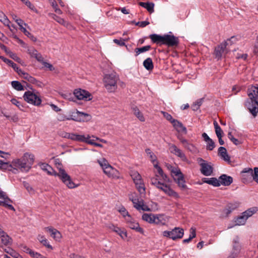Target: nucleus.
Returning <instances> with one entry per match:
<instances>
[{
	"mask_svg": "<svg viewBox=\"0 0 258 258\" xmlns=\"http://www.w3.org/2000/svg\"><path fill=\"white\" fill-rule=\"evenodd\" d=\"M41 168L46 171L48 174L50 175H54L58 176L60 179L64 183L68 188H74L78 186L72 180L70 176L67 174L64 169L57 166L58 172H56L50 165L48 164L43 163L41 165Z\"/></svg>",
	"mask_w": 258,
	"mask_h": 258,
	"instance_id": "1",
	"label": "nucleus"
},
{
	"mask_svg": "<svg viewBox=\"0 0 258 258\" xmlns=\"http://www.w3.org/2000/svg\"><path fill=\"white\" fill-rule=\"evenodd\" d=\"M34 156L32 154L25 153L21 159H17L13 161V165L21 171H28L33 164Z\"/></svg>",
	"mask_w": 258,
	"mask_h": 258,
	"instance_id": "2",
	"label": "nucleus"
},
{
	"mask_svg": "<svg viewBox=\"0 0 258 258\" xmlns=\"http://www.w3.org/2000/svg\"><path fill=\"white\" fill-rule=\"evenodd\" d=\"M118 76L115 73L107 74L104 77V86L108 91L112 92L117 89V81Z\"/></svg>",
	"mask_w": 258,
	"mask_h": 258,
	"instance_id": "3",
	"label": "nucleus"
},
{
	"mask_svg": "<svg viewBox=\"0 0 258 258\" xmlns=\"http://www.w3.org/2000/svg\"><path fill=\"white\" fill-rule=\"evenodd\" d=\"M249 98L245 103V105L247 109L253 116H256L258 112V101L254 99V96L252 93H248Z\"/></svg>",
	"mask_w": 258,
	"mask_h": 258,
	"instance_id": "4",
	"label": "nucleus"
},
{
	"mask_svg": "<svg viewBox=\"0 0 258 258\" xmlns=\"http://www.w3.org/2000/svg\"><path fill=\"white\" fill-rule=\"evenodd\" d=\"M130 175L140 194H145L146 188L142 176L139 173L136 171H132Z\"/></svg>",
	"mask_w": 258,
	"mask_h": 258,
	"instance_id": "5",
	"label": "nucleus"
},
{
	"mask_svg": "<svg viewBox=\"0 0 258 258\" xmlns=\"http://www.w3.org/2000/svg\"><path fill=\"white\" fill-rule=\"evenodd\" d=\"M163 236L169 238L173 240L181 239L184 235L183 229L180 227H175L171 231H164L162 232Z\"/></svg>",
	"mask_w": 258,
	"mask_h": 258,
	"instance_id": "6",
	"label": "nucleus"
},
{
	"mask_svg": "<svg viewBox=\"0 0 258 258\" xmlns=\"http://www.w3.org/2000/svg\"><path fill=\"white\" fill-rule=\"evenodd\" d=\"M23 98L26 102L35 106H39L42 102L40 97L30 91L25 92Z\"/></svg>",
	"mask_w": 258,
	"mask_h": 258,
	"instance_id": "7",
	"label": "nucleus"
},
{
	"mask_svg": "<svg viewBox=\"0 0 258 258\" xmlns=\"http://www.w3.org/2000/svg\"><path fill=\"white\" fill-rule=\"evenodd\" d=\"M90 115L78 110L73 112L68 117V120H73L76 121H85L90 120Z\"/></svg>",
	"mask_w": 258,
	"mask_h": 258,
	"instance_id": "8",
	"label": "nucleus"
},
{
	"mask_svg": "<svg viewBox=\"0 0 258 258\" xmlns=\"http://www.w3.org/2000/svg\"><path fill=\"white\" fill-rule=\"evenodd\" d=\"M197 161L201 167V172L204 175H212L213 172V167L210 164L201 158H198Z\"/></svg>",
	"mask_w": 258,
	"mask_h": 258,
	"instance_id": "9",
	"label": "nucleus"
},
{
	"mask_svg": "<svg viewBox=\"0 0 258 258\" xmlns=\"http://www.w3.org/2000/svg\"><path fill=\"white\" fill-rule=\"evenodd\" d=\"M179 43V40L178 37L173 35L164 34L163 45L169 47H176Z\"/></svg>",
	"mask_w": 258,
	"mask_h": 258,
	"instance_id": "10",
	"label": "nucleus"
},
{
	"mask_svg": "<svg viewBox=\"0 0 258 258\" xmlns=\"http://www.w3.org/2000/svg\"><path fill=\"white\" fill-rule=\"evenodd\" d=\"M227 45V42L224 41L215 47L213 53L215 58L218 60L221 59L222 55L228 52V51L226 48Z\"/></svg>",
	"mask_w": 258,
	"mask_h": 258,
	"instance_id": "11",
	"label": "nucleus"
},
{
	"mask_svg": "<svg viewBox=\"0 0 258 258\" xmlns=\"http://www.w3.org/2000/svg\"><path fill=\"white\" fill-rule=\"evenodd\" d=\"M172 172L174 173L175 175L178 176L176 179L174 178V180L177 183L178 186L181 188V189H186L187 187L185 184V181L184 179V176L181 171L179 169H175V170H172Z\"/></svg>",
	"mask_w": 258,
	"mask_h": 258,
	"instance_id": "12",
	"label": "nucleus"
},
{
	"mask_svg": "<svg viewBox=\"0 0 258 258\" xmlns=\"http://www.w3.org/2000/svg\"><path fill=\"white\" fill-rule=\"evenodd\" d=\"M74 94L79 100H91V98H90L91 96V94L85 90L81 89H76L74 91Z\"/></svg>",
	"mask_w": 258,
	"mask_h": 258,
	"instance_id": "13",
	"label": "nucleus"
},
{
	"mask_svg": "<svg viewBox=\"0 0 258 258\" xmlns=\"http://www.w3.org/2000/svg\"><path fill=\"white\" fill-rule=\"evenodd\" d=\"M0 169L2 170H8L12 171L13 173L16 174L19 172L18 167L13 165V162L10 164L9 162H4L0 160Z\"/></svg>",
	"mask_w": 258,
	"mask_h": 258,
	"instance_id": "14",
	"label": "nucleus"
},
{
	"mask_svg": "<svg viewBox=\"0 0 258 258\" xmlns=\"http://www.w3.org/2000/svg\"><path fill=\"white\" fill-rule=\"evenodd\" d=\"M240 249V246L239 244V237L237 236L233 240V250L231 255L229 256L231 258L236 257Z\"/></svg>",
	"mask_w": 258,
	"mask_h": 258,
	"instance_id": "15",
	"label": "nucleus"
},
{
	"mask_svg": "<svg viewBox=\"0 0 258 258\" xmlns=\"http://www.w3.org/2000/svg\"><path fill=\"white\" fill-rule=\"evenodd\" d=\"M240 203L239 202H234L228 203L223 210V212L225 214L226 216L228 215L234 210L239 207Z\"/></svg>",
	"mask_w": 258,
	"mask_h": 258,
	"instance_id": "16",
	"label": "nucleus"
},
{
	"mask_svg": "<svg viewBox=\"0 0 258 258\" xmlns=\"http://www.w3.org/2000/svg\"><path fill=\"white\" fill-rule=\"evenodd\" d=\"M3 197H0V198H2L4 200V201H0V205L8 208V209L15 211L14 207L9 203H12V201L6 195V193L4 192Z\"/></svg>",
	"mask_w": 258,
	"mask_h": 258,
	"instance_id": "17",
	"label": "nucleus"
},
{
	"mask_svg": "<svg viewBox=\"0 0 258 258\" xmlns=\"http://www.w3.org/2000/svg\"><path fill=\"white\" fill-rule=\"evenodd\" d=\"M218 180L220 185L222 184L224 186H229L233 182V178L225 174H222L219 177Z\"/></svg>",
	"mask_w": 258,
	"mask_h": 258,
	"instance_id": "18",
	"label": "nucleus"
},
{
	"mask_svg": "<svg viewBox=\"0 0 258 258\" xmlns=\"http://www.w3.org/2000/svg\"><path fill=\"white\" fill-rule=\"evenodd\" d=\"M164 35L162 36L157 34H152L149 35L153 43H156L159 45H163Z\"/></svg>",
	"mask_w": 258,
	"mask_h": 258,
	"instance_id": "19",
	"label": "nucleus"
},
{
	"mask_svg": "<svg viewBox=\"0 0 258 258\" xmlns=\"http://www.w3.org/2000/svg\"><path fill=\"white\" fill-rule=\"evenodd\" d=\"M110 228L112 229L113 231L118 234L122 239H125L127 237V232L125 230H122L119 227L113 225L110 226Z\"/></svg>",
	"mask_w": 258,
	"mask_h": 258,
	"instance_id": "20",
	"label": "nucleus"
},
{
	"mask_svg": "<svg viewBox=\"0 0 258 258\" xmlns=\"http://www.w3.org/2000/svg\"><path fill=\"white\" fill-rule=\"evenodd\" d=\"M18 74L21 77L31 83L35 84L37 82V80L35 78L31 76L29 74L24 72L22 70H19Z\"/></svg>",
	"mask_w": 258,
	"mask_h": 258,
	"instance_id": "21",
	"label": "nucleus"
},
{
	"mask_svg": "<svg viewBox=\"0 0 258 258\" xmlns=\"http://www.w3.org/2000/svg\"><path fill=\"white\" fill-rule=\"evenodd\" d=\"M172 125L174 128L178 133L182 132L184 134H187L186 128L183 125L182 122H181L180 121L176 120L173 123H172Z\"/></svg>",
	"mask_w": 258,
	"mask_h": 258,
	"instance_id": "22",
	"label": "nucleus"
},
{
	"mask_svg": "<svg viewBox=\"0 0 258 258\" xmlns=\"http://www.w3.org/2000/svg\"><path fill=\"white\" fill-rule=\"evenodd\" d=\"M218 155L225 161L230 162V157L225 147H220L218 149Z\"/></svg>",
	"mask_w": 258,
	"mask_h": 258,
	"instance_id": "23",
	"label": "nucleus"
},
{
	"mask_svg": "<svg viewBox=\"0 0 258 258\" xmlns=\"http://www.w3.org/2000/svg\"><path fill=\"white\" fill-rule=\"evenodd\" d=\"M29 54L31 57L35 58L38 61L41 62L43 61L44 58L42 55L38 53L37 50L35 49H31L28 50Z\"/></svg>",
	"mask_w": 258,
	"mask_h": 258,
	"instance_id": "24",
	"label": "nucleus"
},
{
	"mask_svg": "<svg viewBox=\"0 0 258 258\" xmlns=\"http://www.w3.org/2000/svg\"><path fill=\"white\" fill-rule=\"evenodd\" d=\"M202 181L204 183L212 185L215 187H218L220 186V183L219 182V180L216 177L203 178L202 179Z\"/></svg>",
	"mask_w": 258,
	"mask_h": 258,
	"instance_id": "25",
	"label": "nucleus"
},
{
	"mask_svg": "<svg viewBox=\"0 0 258 258\" xmlns=\"http://www.w3.org/2000/svg\"><path fill=\"white\" fill-rule=\"evenodd\" d=\"M170 152L176 155L177 156L183 158H185V154L182 152V151L178 149L175 145H171L170 147Z\"/></svg>",
	"mask_w": 258,
	"mask_h": 258,
	"instance_id": "26",
	"label": "nucleus"
},
{
	"mask_svg": "<svg viewBox=\"0 0 258 258\" xmlns=\"http://www.w3.org/2000/svg\"><path fill=\"white\" fill-rule=\"evenodd\" d=\"M127 226L136 231L138 232L141 234L144 233V230L142 228L140 227L139 224L134 220L132 222H130Z\"/></svg>",
	"mask_w": 258,
	"mask_h": 258,
	"instance_id": "27",
	"label": "nucleus"
},
{
	"mask_svg": "<svg viewBox=\"0 0 258 258\" xmlns=\"http://www.w3.org/2000/svg\"><path fill=\"white\" fill-rule=\"evenodd\" d=\"M103 171L108 176L113 177L116 175L117 170L113 168L110 165H109L106 167H104Z\"/></svg>",
	"mask_w": 258,
	"mask_h": 258,
	"instance_id": "28",
	"label": "nucleus"
},
{
	"mask_svg": "<svg viewBox=\"0 0 258 258\" xmlns=\"http://www.w3.org/2000/svg\"><path fill=\"white\" fill-rule=\"evenodd\" d=\"M0 58L5 63H6L7 64H8L9 66L12 67L13 69L17 72L18 74L19 70H21V69H19V67L17 66V65L14 63L12 60H10L4 56H1Z\"/></svg>",
	"mask_w": 258,
	"mask_h": 258,
	"instance_id": "29",
	"label": "nucleus"
},
{
	"mask_svg": "<svg viewBox=\"0 0 258 258\" xmlns=\"http://www.w3.org/2000/svg\"><path fill=\"white\" fill-rule=\"evenodd\" d=\"M139 6L145 8L150 13H152L154 12V4L153 3H144L140 2L139 3Z\"/></svg>",
	"mask_w": 258,
	"mask_h": 258,
	"instance_id": "30",
	"label": "nucleus"
},
{
	"mask_svg": "<svg viewBox=\"0 0 258 258\" xmlns=\"http://www.w3.org/2000/svg\"><path fill=\"white\" fill-rule=\"evenodd\" d=\"M0 237L1 238L2 243L5 245H8L12 243L11 238L4 231V233H0Z\"/></svg>",
	"mask_w": 258,
	"mask_h": 258,
	"instance_id": "31",
	"label": "nucleus"
},
{
	"mask_svg": "<svg viewBox=\"0 0 258 258\" xmlns=\"http://www.w3.org/2000/svg\"><path fill=\"white\" fill-rule=\"evenodd\" d=\"M248 168H244L241 172L242 180L243 182L248 181H251L252 179V176H251L249 174Z\"/></svg>",
	"mask_w": 258,
	"mask_h": 258,
	"instance_id": "32",
	"label": "nucleus"
},
{
	"mask_svg": "<svg viewBox=\"0 0 258 258\" xmlns=\"http://www.w3.org/2000/svg\"><path fill=\"white\" fill-rule=\"evenodd\" d=\"M0 21L2 22L5 26H7L9 27L11 31H12L13 30L11 28L10 26V21L8 19L6 15L0 10Z\"/></svg>",
	"mask_w": 258,
	"mask_h": 258,
	"instance_id": "33",
	"label": "nucleus"
},
{
	"mask_svg": "<svg viewBox=\"0 0 258 258\" xmlns=\"http://www.w3.org/2000/svg\"><path fill=\"white\" fill-rule=\"evenodd\" d=\"M143 66L147 70L152 71L154 68L152 59L150 57L147 58L144 61Z\"/></svg>",
	"mask_w": 258,
	"mask_h": 258,
	"instance_id": "34",
	"label": "nucleus"
},
{
	"mask_svg": "<svg viewBox=\"0 0 258 258\" xmlns=\"http://www.w3.org/2000/svg\"><path fill=\"white\" fill-rule=\"evenodd\" d=\"M164 192L170 197H174L176 199L179 198L178 194L171 189L169 186H165V190H164Z\"/></svg>",
	"mask_w": 258,
	"mask_h": 258,
	"instance_id": "35",
	"label": "nucleus"
},
{
	"mask_svg": "<svg viewBox=\"0 0 258 258\" xmlns=\"http://www.w3.org/2000/svg\"><path fill=\"white\" fill-rule=\"evenodd\" d=\"M258 211V208L257 207H253L250 208L243 212L245 216L248 219L249 217L252 216L254 214Z\"/></svg>",
	"mask_w": 258,
	"mask_h": 258,
	"instance_id": "36",
	"label": "nucleus"
},
{
	"mask_svg": "<svg viewBox=\"0 0 258 258\" xmlns=\"http://www.w3.org/2000/svg\"><path fill=\"white\" fill-rule=\"evenodd\" d=\"M142 219L149 223H154L155 220V215L153 214L144 213L142 215Z\"/></svg>",
	"mask_w": 258,
	"mask_h": 258,
	"instance_id": "37",
	"label": "nucleus"
},
{
	"mask_svg": "<svg viewBox=\"0 0 258 258\" xmlns=\"http://www.w3.org/2000/svg\"><path fill=\"white\" fill-rule=\"evenodd\" d=\"M247 219V218L242 213L241 215L238 216L235 219V222L236 225H243L245 224Z\"/></svg>",
	"mask_w": 258,
	"mask_h": 258,
	"instance_id": "38",
	"label": "nucleus"
},
{
	"mask_svg": "<svg viewBox=\"0 0 258 258\" xmlns=\"http://www.w3.org/2000/svg\"><path fill=\"white\" fill-rule=\"evenodd\" d=\"M249 174L252 176V180L258 183V167H254L253 170L251 168L248 170Z\"/></svg>",
	"mask_w": 258,
	"mask_h": 258,
	"instance_id": "39",
	"label": "nucleus"
},
{
	"mask_svg": "<svg viewBox=\"0 0 258 258\" xmlns=\"http://www.w3.org/2000/svg\"><path fill=\"white\" fill-rule=\"evenodd\" d=\"M133 111L134 115L142 122H144L145 120V117L139 110L137 107H134L133 108Z\"/></svg>",
	"mask_w": 258,
	"mask_h": 258,
	"instance_id": "40",
	"label": "nucleus"
},
{
	"mask_svg": "<svg viewBox=\"0 0 258 258\" xmlns=\"http://www.w3.org/2000/svg\"><path fill=\"white\" fill-rule=\"evenodd\" d=\"M166 220L164 219L163 216L161 215H155L154 224L163 225L165 224Z\"/></svg>",
	"mask_w": 258,
	"mask_h": 258,
	"instance_id": "41",
	"label": "nucleus"
},
{
	"mask_svg": "<svg viewBox=\"0 0 258 258\" xmlns=\"http://www.w3.org/2000/svg\"><path fill=\"white\" fill-rule=\"evenodd\" d=\"M70 139L73 141L82 142V141H85V137L84 135L71 133Z\"/></svg>",
	"mask_w": 258,
	"mask_h": 258,
	"instance_id": "42",
	"label": "nucleus"
},
{
	"mask_svg": "<svg viewBox=\"0 0 258 258\" xmlns=\"http://www.w3.org/2000/svg\"><path fill=\"white\" fill-rule=\"evenodd\" d=\"M151 48L150 45H146L141 48H136L135 50L136 52V56L138 55L141 53L145 52L149 50Z\"/></svg>",
	"mask_w": 258,
	"mask_h": 258,
	"instance_id": "43",
	"label": "nucleus"
},
{
	"mask_svg": "<svg viewBox=\"0 0 258 258\" xmlns=\"http://www.w3.org/2000/svg\"><path fill=\"white\" fill-rule=\"evenodd\" d=\"M12 86L17 91H22L24 90V86L20 82L17 81H13L11 82Z\"/></svg>",
	"mask_w": 258,
	"mask_h": 258,
	"instance_id": "44",
	"label": "nucleus"
},
{
	"mask_svg": "<svg viewBox=\"0 0 258 258\" xmlns=\"http://www.w3.org/2000/svg\"><path fill=\"white\" fill-rule=\"evenodd\" d=\"M214 126L215 129V133L217 137L222 136L223 132L216 121H214Z\"/></svg>",
	"mask_w": 258,
	"mask_h": 258,
	"instance_id": "45",
	"label": "nucleus"
},
{
	"mask_svg": "<svg viewBox=\"0 0 258 258\" xmlns=\"http://www.w3.org/2000/svg\"><path fill=\"white\" fill-rule=\"evenodd\" d=\"M183 146L184 147V148L191 152L194 153L196 151V147L192 144L189 143L188 141L186 143L183 144Z\"/></svg>",
	"mask_w": 258,
	"mask_h": 258,
	"instance_id": "46",
	"label": "nucleus"
},
{
	"mask_svg": "<svg viewBox=\"0 0 258 258\" xmlns=\"http://www.w3.org/2000/svg\"><path fill=\"white\" fill-rule=\"evenodd\" d=\"M163 116L168 121H169L172 124L173 123L176 119L173 118L172 116L169 113L162 111Z\"/></svg>",
	"mask_w": 258,
	"mask_h": 258,
	"instance_id": "47",
	"label": "nucleus"
},
{
	"mask_svg": "<svg viewBox=\"0 0 258 258\" xmlns=\"http://www.w3.org/2000/svg\"><path fill=\"white\" fill-rule=\"evenodd\" d=\"M207 142L206 149L207 150L212 151L215 147V144L214 142L211 139L210 141Z\"/></svg>",
	"mask_w": 258,
	"mask_h": 258,
	"instance_id": "48",
	"label": "nucleus"
},
{
	"mask_svg": "<svg viewBox=\"0 0 258 258\" xmlns=\"http://www.w3.org/2000/svg\"><path fill=\"white\" fill-rule=\"evenodd\" d=\"M146 153L150 155V158L153 163H154L155 161H156L157 158L156 156L154 155V154L151 151V150L149 148L146 149L145 150Z\"/></svg>",
	"mask_w": 258,
	"mask_h": 258,
	"instance_id": "49",
	"label": "nucleus"
},
{
	"mask_svg": "<svg viewBox=\"0 0 258 258\" xmlns=\"http://www.w3.org/2000/svg\"><path fill=\"white\" fill-rule=\"evenodd\" d=\"M251 92L254 96V99H257L258 96V87L252 86L251 89L248 90V93Z\"/></svg>",
	"mask_w": 258,
	"mask_h": 258,
	"instance_id": "50",
	"label": "nucleus"
},
{
	"mask_svg": "<svg viewBox=\"0 0 258 258\" xmlns=\"http://www.w3.org/2000/svg\"><path fill=\"white\" fill-rule=\"evenodd\" d=\"M132 202L134 204V207L138 210H140L142 204L141 200L139 201L138 199H135L134 200H132Z\"/></svg>",
	"mask_w": 258,
	"mask_h": 258,
	"instance_id": "51",
	"label": "nucleus"
},
{
	"mask_svg": "<svg viewBox=\"0 0 258 258\" xmlns=\"http://www.w3.org/2000/svg\"><path fill=\"white\" fill-rule=\"evenodd\" d=\"M53 18L58 23H59L60 24H62L63 25H66V24L67 23L66 21H64V20L62 18H61L60 17L55 15H53Z\"/></svg>",
	"mask_w": 258,
	"mask_h": 258,
	"instance_id": "52",
	"label": "nucleus"
},
{
	"mask_svg": "<svg viewBox=\"0 0 258 258\" xmlns=\"http://www.w3.org/2000/svg\"><path fill=\"white\" fill-rule=\"evenodd\" d=\"M253 53L254 55L258 56V35L256 38V41L253 48Z\"/></svg>",
	"mask_w": 258,
	"mask_h": 258,
	"instance_id": "53",
	"label": "nucleus"
},
{
	"mask_svg": "<svg viewBox=\"0 0 258 258\" xmlns=\"http://www.w3.org/2000/svg\"><path fill=\"white\" fill-rule=\"evenodd\" d=\"M11 102L12 104L17 106L20 109H22V108L23 107V106L22 105L21 103L18 101L16 99H12Z\"/></svg>",
	"mask_w": 258,
	"mask_h": 258,
	"instance_id": "54",
	"label": "nucleus"
},
{
	"mask_svg": "<svg viewBox=\"0 0 258 258\" xmlns=\"http://www.w3.org/2000/svg\"><path fill=\"white\" fill-rule=\"evenodd\" d=\"M113 42L120 46H125L124 39L120 38L119 39H114Z\"/></svg>",
	"mask_w": 258,
	"mask_h": 258,
	"instance_id": "55",
	"label": "nucleus"
},
{
	"mask_svg": "<svg viewBox=\"0 0 258 258\" xmlns=\"http://www.w3.org/2000/svg\"><path fill=\"white\" fill-rule=\"evenodd\" d=\"M151 183L156 187H159V185H161V182L158 180L156 178L152 177L151 178Z\"/></svg>",
	"mask_w": 258,
	"mask_h": 258,
	"instance_id": "56",
	"label": "nucleus"
},
{
	"mask_svg": "<svg viewBox=\"0 0 258 258\" xmlns=\"http://www.w3.org/2000/svg\"><path fill=\"white\" fill-rule=\"evenodd\" d=\"M98 162L103 169H104V167H106L109 165L108 161L104 158L102 159V160L99 161Z\"/></svg>",
	"mask_w": 258,
	"mask_h": 258,
	"instance_id": "57",
	"label": "nucleus"
},
{
	"mask_svg": "<svg viewBox=\"0 0 258 258\" xmlns=\"http://www.w3.org/2000/svg\"><path fill=\"white\" fill-rule=\"evenodd\" d=\"M41 63L44 67L48 68L50 71H53L54 70V68L51 64L44 61V60L41 62Z\"/></svg>",
	"mask_w": 258,
	"mask_h": 258,
	"instance_id": "58",
	"label": "nucleus"
},
{
	"mask_svg": "<svg viewBox=\"0 0 258 258\" xmlns=\"http://www.w3.org/2000/svg\"><path fill=\"white\" fill-rule=\"evenodd\" d=\"M190 234L189 237L190 239H192L196 236V228L191 227L189 229Z\"/></svg>",
	"mask_w": 258,
	"mask_h": 258,
	"instance_id": "59",
	"label": "nucleus"
},
{
	"mask_svg": "<svg viewBox=\"0 0 258 258\" xmlns=\"http://www.w3.org/2000/svg\"><path fill=\"white\" fill-rule=\"evenodd\" d=\"M10 56L18 62H20V61H21V58L19 57L15 53H14L12 52H11Z\"/></svg>",
	"mask_w": 258,
	"mask_h": 258,
	"instance_id": "60",
	"label": "nucleus"
},
{
	"mask_svg": "<svg viewBox=\"0 0 258 258\" xmlns=\"http://www.w3.org/2000/svg\"><path fill=\"white\" fill-rule=\"evenodd\" d=\"M119 211L124 217H125L126 215H128L129 213L124 207L121 208Z\"/></svg>",
	"mask_w": 258,
	"mask_h": 258,
	"instance_id": "61",
	"label": "nucleus"
},
{
	"mask_svg": "<svg viewBox=\"0 0 258 258\" xmlns=\"http://www.w3.org/2000/svg\"><path fill=\"white\" fill-rule=\"evenodd\" d=\"M142 204L141 205V207L140 208V210H142L144 211H150V209L146 205H145L144 204V201L143 200H141Z\"/></svg>",
	"mask_w": 258,
	"mask_h": 258,
	"instance_id": "62",
	"label": "nucleus"
},
{
	"mask_svg": "<svg viewBox=\"0 0 258 258\" xmlns=\"http://www.w3.org/2000/svg\"><path fill=\"white\" fill-rule=\"evenodd\" d=\"M41 243L48 248H50L51 249H52V246L49 244L47 239H45L43 241L41 242Z\"/></svg>",
	"mask_w": 258,
	"mask_h": 258,
	"instance_id": "63",
	"label": "nucleus"
},
{
	"mask_svg": "<svg viewBox=\"0 0 258 258\" xmlns=\"http://www.w3.org/2000/svg\"><path fill=\"white\" fill-rule=\"evenodd\" d=\"M30 255L34 258H41L42 256H43L40 253H38L37 252H35L34 251H33L32 253H31Z\"/></svg>",
	"mask_w": 258,
	"mask_h": 258,
	"instance_id": "64",
	"label": "nucleus"
}]
</instances>
